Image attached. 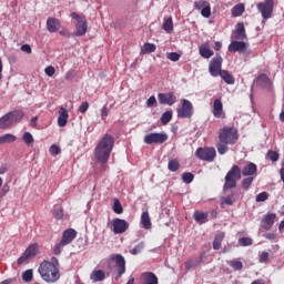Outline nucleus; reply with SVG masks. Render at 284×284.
Wrapping results in <instances>:
<instances>
[{
    "label": "nucleus",
    "instance_id": "1",
    "mask_svg": "<svg viewBox=\"0 0 284 284\" xmlns=\"http://www.w3.org/2000/svg\"><path fill=\"white\" fill-rule=\"evenodd\" d=\"M239 129L234 126H223L219 130V142L216 143V150L219 154H227L230 152L229 145H236L239 142Z\"/></svg>",
    "mask_w": 284,
    "mask_h": 284
},
{
    "label": "nucleus",
    "instance_id": "2",
    "mask_svg": "<svg viewBox=\"0 0 284 284\" xmlns=\"http://www.w3.org/2000/svg\"><path fill=\"white\" fill-rule=\"evenodd\" d=\"M114 148V138L110 134H104L102 140L98 143L94 149V156L98 163L105 165L110 161V154Z\"/></svg>",
    "mask_w": 284,
    "mask_h": 284
},
{
    "label": "nucleus",
    "instance_id": "3",
    "mask_svg": "<svg viewBox=\"0 0 284 284\" xmlns=\"http://www.w3.org/2000/svg\"><path fill=\"white\" fill-rule=\"evenodd\" d=\"M57 265H59V260L57 257H52L51 262L41 263L38 272L45 283H57V281L61 278V274L59 273Z\"/></svg>",
    "mask_w": 284,
    "mask_h": 284
},
{
    "label": "nucleus",
    "instance_id": "4",
    "mask_svg": "<svg viewBox=\"0 0 284 284\" xmlns=\"http://www.w3.org/2000/svg\"><path fill=\"white\" fill-rule=\"evenodd\" d=\"M241 166L234 164L231 170L226 173L224 178L223 192H227V190H234L236 187L239 181H241Z\"/></svg>",
    "mask_w": 284,
    "mask_h": 284
},
{
    "label": "nucleus",
    "instance_id": "5",
    "mask_svg": "<svg viewBox=\"0 0 284 284\" xmlns=\"http://www.w3.org/2000/svg\"><path fill=\"white\" fill-rule=\"evenodd\" d=\"M74 239H77V230L74 229L65 230L62 233L61 241L58 244H55V246L53 247V254H55V256H59L63 251V247H65V245H70V243H72Z\"/></svg>",
    "mask_w": 284,
    "mask_h": 284
},
{
    "label": "nucleus",
    "instance_id": "6",
    "mask_svg": "<svg viewBox=\"0 0 284 284\" xmlns=\"http://www.w3.org/2000/svg\"><path fill=\"white\" fill-rule=\"evenodd\" d=\"M196 159L200 161H206V163H212L216 159V149L214 146L197 148L195 151Z\"/></svg>",
    "mask_w": 284,
    "mask_h": 284
},
{
    "label": "nucleus",
    "instance_id": "7",
    "mask_svg": "<svg viewBox=\"0 0 284 284\" xmlns=\"http://www.w3.org/2000/svg\"><path fill=\"white\" fill-rule=\"evenodd\" d=\"M256 8L262 14V19L267 21V19H272V14H274V0H264L263 2H258Z\"/></svg>",
    "mask_w": 284,
    "mask_h": 284
},
{
    "label": "nucleus",
    "instance_id": "8",
    "mask_svg": "<svg viewBox=\"0 0 284 284\" xmlns=\"http://www.w3.org/2000/svg\"><path fill=\"white\" fill-rule=\"evenodd\" d=\"M71 19L77 20L74 36L84 37L85 32H88V20H85V17L80 16L77 12H72Z\"/></svg>",
    "mask_w": 284,
    "mask_h": 284
},
{
    "label": "nucleus",
    "instance_id": "9",
    "mask_svg": "<svg viewBox=\"0 0 284 284\" xmlns=\"http://www.w3.org/2000/svg\"><path fill=\"white\" fill-rule=\"evenodd\" d=\"M181 101L182 106L178 109V119H192L194 116V105L187 99Z\"/></svg>",
    "mask_w": 284,
    "mask_h": 284
},
{
    "label": "nucleus",
    "instance_id": "10",
    "mask_svg": "<svg viewBox=\"0 0 284 284\" xmlns=\"http://www.w3.org/2000/svg\"><path fill=\"white\" fill-rule=\"evenodd\" d=\"M169 136L165 132L160 133H149L144 136V143L146 145H163L168 141Z\"/></svg>",
    "mask_w": 284,
    "mask_h": 284
},
{
    "label": "nucleus",
    "instance_id": "11",
    "mask_svg": "<svg viewBox=\"0 0 284 284\" xmlns=\"http://www.w3.org/2000/svg\"><path fill=\"white\" fill-rule=\"evenodd\" d=\"M111 261L115 263V281H119V278L125 274V257L121 254H112Z\"/></svg>",
    "mask_w": 284,
    "mask_h": 284
},
{
    "label": "nucleus",
    "instance_id": "12",
    "mask_svg": "<svg viewBox=\"0 0 284 284\" xmlns=\"http://www.w3.org/2000/svg\"><path fill=\"white\" fill-rule=\"evenodd\" d=\"M221 68H223V58L221 54H216L209 63V72L211 77H219V73L223 72Z\"/></svg>",
    "mask_w": 284,
    "mask_h": 284
},
{
    "label": "nucleus",
    "instance_id": "13",
    "mask_svg": "<svg viewBox=\"0 0 284 284\" xmlns=\"http://www.w3.org/2000/svg\"><path fill=\"white\" fill-rule=\"evenodd\" d=\"M130 227V223L123 219H114L112 222V232L115 234H125Z\"/></svg>",
    "mask_w": 284,
    "mask_h": 284
},
{
    "label": "nucleus",
    "instance_id": "14",
    "mask_svg": "<svg viewBox=\"0 0 284 284\" xmlns=\"http://www.w3.org/2000/svg\"><path fill=\"white\" fill-rule=\"evenodd\" d=\"M212 114L215 119H227L225 110H223V101L221 98H217L213 101V111Z\"/></svg>",
    "mask_w": 284,
    "mask_h": 284
},
{
    "label": "nucleus",
    "instance_id": "15",
    "mask_svg": "<svg viewBox=\"0 0 284 284\" xmlns=\"http://www.w3.org/2000/svg\"><path fill=\"white\" fill-rule=\"evenodd\" d=\"M158 99L160 105H174V103H176V95L174 92L159 93Z\"/></svg>",
    "mask_w": 284,
    "mask_h": 284
},
{
    "label": "nucleus",
    "instance_id": "16",
    "mask_svg": "<svg viewBox=\"0 0 284 284\" xmlns=\"http://www.w3.org/2000/svg\"><path fill=\"white\" fill-rule=\"evenodd\" d=\"M245 50H247V43L244 41L233 40L229 45V52H240L241 54L245 52Z\"/></svg>",
    "mask_w": 284,
    "mask_h": 284
},
{
    "label": "nucleus",
    "instance_id": "17",
    "mask_svg": "<svg viewBox=\"0 0 284 284\" xmlns=\"http://www.w3.org/2000/svg\"><path fill=\"white\" fill-rule=\"evenodd\" d=\"M274 221H276V215L275 213H267L264 215L262 222H261V227L262 230H272V226L274 225Z\"/></svg>",
    "mask_w": 284,
    "mask_h": 284
},
{
    "label": "nucleus",
    "instance_id": "18",
    "mask_svg": "<svg viewBox=\"0 0 284 284\" xmlns=\"http://www.w3.org/2000/svg\"><path fill=\"white\" fill-rule=\"evenodd\" d=\"M47 30L51 33L59 32L61 30V21L57 18L49 17L47 19Z\"/></svg>",
    "mask_w": 284,
    "mask_h": 284
},
{
    "label": "nucleus",
    "instance_id": "19",
    "mask_svg": "<svg viewBox=\"0 0 284 284\" xmlns=\"http://www.w3.org/2000/svg\"><path fill=\"white\" fill-rule=\"evenodd\" d=\"M68 119H70V114H68V110L61 106L59 110V116H58L59 128H65V125H68Z\"/></svg>",
    "mask_w": 284,
    "mask_h": 284
},
{
    "label": "nucleus",
    "instance_id": "20",
    "mask_svg": "<svg viewBox=\"0 0 284 284\" xmlns=\"http://www.w3.org/2000/svg\"><path fill=\"white\" fill-rule=\"evenodd\" d=\"M258 172V166L254 162H248L241 171L242 176H254Z\"/></svg>",
    "mask_w": 284,
    "mask_h": 284
},
{
    "label": "nucleus",
    "instance_id": "21",
    "mask_svg": "<svg viewBox=\"0 0 284 284\" xmlns=\"http://www.w3.org/2000/svg\"><path fill=\"white\" fill-rule=\"evenodd\" d=\"M199 52L203 59H211V57H214V51L210 49L209 43H203L199 48Z\"/></svg>",
    "mask_w": 284,
    "mask_h": 284
},
{
    "label": "nucleus",
    "instance_id": "22",
    "mask_svg": "<svg viewBox=\"0 0 284 284\" xmlns=\"http://www.w3.org/2000/svg\"><path fill=\"white\" fill-rule=\"evenodd\" d=\"M207 216L209 213H205L203 211H195L193 214V219L196 223H199V225H203L205 223H207Z\"/></svg>",
    "mask_w": 284,
    "mask_h": 284
},
{
    "label": "nucleus",
    "instance_id": "23",
    "mask_svg": "<svg viewBox=\"0 0 284 284\" xmlns=\"http://www.w3.org/2000/svg\"><path fill=\"white\" fill-rule=\"evenodd\" d=\"M235 34V39H239L240 41L247 39V34L245 33V24H243V22L236 24Z\"/></svg>",
    "mask_w": 284,
    "mask_h": 284
},
{
    "label": "nucleus",
    "instance_id": "24",
    "mask_svg": "<svg viewBox=\"0 0 284 284\" xmlns=\"http://www.w3.org/2000/svg\"><path fill=\"white\" fill-rule=\"evenodd\" d=\"M90 280L93 283H101V281H105V272L103 270H95L91 273Z\"/></svg>",
    "mask_w": 284,
    "mask_h": 284
},
{
    "label": "nucleus",
    "instance_id": "25",
    "mask_svg": "<svg viewBox=\"0 0 284 284\" xmlns=\"http://www.w3.org/2000/svg\"><path fill=\"white\" fill-rule=\"evenodd\" d=\"M12 113H7L2 118H0V130H7L12 125Z\"/></svg>",
    "mask_w": 284,
    "mask_h": 284
},
{
    "label": "nucleus",
    "instance_id": "26",
    "mask_svg": "<svg viewBox=\"0 0 284 284\" xmlns=\"http://www.w3.org/2000/svg\"><path fill=\"white\" fill-rule=\"evenodd\" d=\"M141 225L144 230L152 229V221L150 220V213L148 211H144L141 214Z\"/></svg>",
    "mask_w": 284,
    "mask_h": 284
},
{
    "label": "nucleus",
    "instance_id": "27",
    "mask_svg": "<svg viewBox=\"0 0 284 284\" xmlns=\"http://www.w3.org/2000/svg\"><path fill=\"white\" fill-rule=\"evenodd\" d=\"M219 77H221V79H223V81H225V83H227V85H234V83H235L234 75H232L230 73V71H227V70H222L219 73Z\"/></svg>",
    "mask_w": 284,
    "mask_h": 284
},
{
    "label": "nucleus",
    "instance_id": "28",
    "mask_svg": "<svg viewBox=\"0 0 284 284\" xmlns=\"http://www.w3.org/2000/svg\"><path fill=\"white\" fill-rule=\"evenodd\" d=\"M144 282L142 284H159V277L152 272L143 274Z\"/></svg>",
    "mask_w": 284,
    "mask_h": 284
},
{
    "label": "nucleus",
    "instance_id": "29",
    "mask_svg": "<svg viewBox=\"0 0 284 284\" xmlns=\"http://www.w3.org/2000/svg\"><path fill=\"white\" fill-rule=\"evenodd\" d=\"M152 52H156V44L146 42L141 48L140 54H152Z\"/></svg>",
    "mask_w": 284,
    "mask_h": 284
},
{
    "label": "nucleus",
    "instance_id": "30",
    "mask_svg": "<svg viewBox=\"0 0 284 284\" xmlns=\"http://www.w3.org/2000/svg\"><path fill=\"white\" fill-rule=\"evenodd\" d=\"M24 254L29 257L32 258L39 254V244L34 243L29 245V247L24 251Z\"/></svg>",
    "mask_w": 284,
    "mask_h": 284
},
{
    "label": "nucleus",
    "instance_id": "31",
    "mask_svg": "<svg viewBox=\"0 0 284 284\" xmlns=\"http://www.w3.org/2000/svg\"><path fill=\"white\" fill-rule=\"evenodd\" d=\"M162 30L171 34V32H174V21L172 20V17H169L164 20L162 24Z\"/></svg>",
    "mask_w": 284,
    "mask_h": 284
},
{
    "label": "nucleus",
    "instance_id": "32",
    "mask_svg": "<svg viewBox=\"0 0 284 284\" xmlns=\"http://www.w3.org/2000/svg\"><path fill=\"white\" fill-rule=\"evenodd\" d=\"M203 260L200 258V260H189L184 263V266H185V270L187 272H190V270H196V267H199V265H201V262Z\"/></svg>",
    "mask_w": 284,
    "mask_h": 284
},
{
    "label": "nucleus",
    "instance_id": "33",
    "mask_svg": "<svg viewBox=\"0 0 284 284\" xmlns=\"http://www.w3.org/2000/svg\"><path fill=\"white\" fill-rule=\"evenodd\" d=\"M223 239H225L224 232H220L215 235L213 241V250H221V243H223Z\"/></svg>",
    "mask_w": 284,
    "mask_h": 284
},
{
    "label": "nucleus",
    "instance_id": "34",
    "mask_svg": "<svg viewBox=\"0 0 284 284\" xmlns=\"http://www.w3.org/2000/svg\"><path fill=\"white\" fill-rule=\"evenodd\" d=\"M17 141V136L12 133H6L0 136V145H3V143H14Z\"/></svg>",
    "mask_w": 284,
    "mask_h": 284
},
{
    "label": "nucleus",
    "instance_id": "35",
    "mask_svg": "<svg viewBox=\"0 0 284 284\" xmlns=\"http://www.w3.org/2000/svg\"><path fill=\"white\" fill-rule=\"evenodd\" d=\"M243 12H245V4L239 3L232 9V17H243Z\"/></svg>",
    "mask_w": 284,
    "mask_h": 284
},
{
    "label": "nucleus",
    "instance_id": "36",
    "mask_svg": "<svg viewBox=\"0 0 284 284\" xmlns=\"http://www.w3.org/2000/svg\"><path fill=\"white\" fill-rule=\"evenodd\" d=\"M254 183V179L252 176H247L242 180L241 186L243 190L247 191L250 187H252V184Z\"/></svg>",
    "mask_w": 284,
    "mask_h": 284
},
{
    "label": "nucleus",
    "instance_id": "37",
    "mask_svg": "<svg viewBox=\"0 0 284 284\" xmlns=\"http://www.w3.org/2000/svg\"><path fill=\"white\" fill-rule=\"evenodd\" d=\"M112 210L115 214H123V205L121 204V201H119V199L113 200Z\"/></svg>",
    "mask_w": 284,
    "mask_h": 284
},
{
    "label": "nucleus",
    "instance_id": "38",
    "mask_svg": "<svg viewBox=\"0 0 284 284\" xmlns=\"http://www.w3.org/2000/svg\"><path fill=\"white\" fill-rule=\"evenodd\" d=\"M9 114H11V119L13 123L14 121H22L23 116H26V113H23L22 110L12 111V112H9Z\"/></svg>",
    "mask_w": 284,
    "mask_h": 284
},
{
    "label": "nucleus",
    "instance_id": "39",
    "mask_svg": "<svg viewBox=\"0 0 284 284\" xmlns=\"http://www.w3.org/2000/svg\"><path fill=\"white\" fill-rule=\"evenodd\" d=\"M170 121H172V111H166V112L162 113V115H161L162 125H168V123H170Z\"/></svg>",
    "mask_w": 284,
    "mask_h": 284
},
{
    "label": "nucleus",
    "instance_id": "40",
    "mask_svg": "<svg viewBox=\"0 0 284 284\" xmlns=\"http://www.w3.org/2000/svg\"><path fill=\"white\" fill-rule=\"evenodd\" d=\"M170 172H179V169L181 168V164L178 160H170L168 165Z\"/></svg>",
    "mask_w": 284,
    "mask_h": 284
},
{
    "label": "nucleus",
    "instance_id": "41",
    "mask_svg": "<svg viewBox=\"0 0 284 284\" xmlns=\"http://www.w3.org/2000/svg\"><path fill=\"white\" fill-rule=\"evenodd\" d=\"M236 199H234V194L227 195L226 197H222L221 205H234Z\"/></svg>",
    "mask_w": 284,
    "mask_h": 284
},
{
    "label": "nucleus",
    "instance_id": "42",
    "mask_svg": "<svg viewBox=\"0 0 284 284\" xmlns=\"http://www.w3.org/2000/svg\"><path fill=\"white\" fill-rule=\"evenodd\" d=\"M22 141L26 143V145H32V143H34V138L32 136V133L24 132Z\"/></svg>",
    "mask_w": 284,
    "mask_h": 284
},
{
    "label": "nucleus",
    "instance_id": "43",
    "mask_svg": "<svg viewBox=\"0 0 284 284\" xmlns=\"http://www.w3.org/2000/svg\"><path fill=\"white\" fill-rule=\"evenodd\" d=\"M32 278H33L32 270H27L22 273V281H24V283H30Z\"/></svg>",
    "mask_w": 284,
    "mask_h": 284
},
{
    "label": "nucleus",
    "instance_id": "44",
    "mask_svg": "<svg viewBox=\"0 0 284 284\" xmlns=\"http://www.w3.org/2000/svg\"><path fill=\"white\" fill-rule=\"evenodd\" d=\"M229 265L236 271L243 270V263L241 261L232 260L229 262Z\"/></svg>",
    "mask_w": 284,
    "mask_h": 284
},
{
    "label": "nucleus",
    "instance_id": "45",
    "mask_svg": "<svg viewBox=\"0 0 284 284\" xmlns=\"http://www.w3.org/2000/svg\"><path fill=\"white\" fill-rule=\"evenodd\" d=\"M240 245H242V247H247L250 245H253L254 240H252L251 237H241L239 240Z\"/></svg>",
    "mask_w": 284,
    "mask_h": 284
},
{
    "label": "nucleus",
    "instance_id": "46",
    "mask_svg": "<svg viewBox=\"0 0 284 284\" xmlns=\"http://www.w3.org/2000/svg\"><path fill=\"white\" fill-rule=\"evenodd\" d=\"M201 14L204 19H210V17H212V7L210 3L201 10Z\"/></svg>",
    "mask_w": 284,
    "mask_h": 284
},
{
    "label": "nucleus",
    "instance_id": "47",
    "mask_svg": "<svg viewBox=\"0 0 284 284\" xmlns=\"http://www.w3.org/2000/svg\"><path fill=\"white\" fill-rule=\"evenodd\" d=\"M267 199H270V193L268 192H262L260 194L256 195V203H263L265 201H267Z\"/></svg>",
    "mask_w": 284,
    "mask_h": 284
},
{
    "label": "nucleus",
    "instance_id": "48",
    "mask_svg": "<svg viewBox=\"0 0 284 284\" xmlns=\"http://www.w3.org/2000/svg\"><path fill=\"white\" fill-rule=\"evenodd\" d=\"M52 214L57 221H61L63 219V207L53 209Z\"/></svg>",
    "mask_w": 284,
    "mask_h": 284
},
{
    "label": "nucleus",
    "instance_id": "49",
    "mask_svg": "<svg viewBox=\"0 0 284 284\" xmlns=\"http://www.w3.org/2000/svg\"><path fill=\"white\" fill-rule=\"evenodd\" d=\"M182 181L187 184L192 183V181H194V174H192L191 172L183 173Z\"/></svg>",
    "mask_w": 284,
    "mask_h": 284
},
{
    "label": "nucleus",
    "instance_id": "50",
    "mask_svg": "<svg viewBox=\"0 0 284 284\" xmlns=\"http://www.w3.org/2000/svg\"><path fill=\"white\" fill-rule=\"evenodd\" d=\"M51 156H58V154H61V148L57 144H52L49 149Z\"/></svg>",
    "mask_w": 284,
    "mask_h": 284
},
{
    "label": "nucleus",
    "instance_id": "51",
    "mask_svg": "<svg viewBox=\"0 0 284 284\" xmlns=\"http://www.w3.org/2000/svg\"><path fill=\"white\" fill-rule=\"evenodd\" d=\"M88 110H90V103L88 101L82 102L78 109V111L80 112V114H85L88 112Z\"/></svg>",
    "mask_w": 284,
    "mask_h": 284
},
{
    "label": "nucleus",
    "instance_id": "52",
    "mask_svg": "<svg viewBox=\"0 0 284 284\" xmlns=\"http://www.w3.org/2000/svg\"><path fill=\"white\" fill-rule=\"evenodd\" d=\"M209 4H210V2H207L205 0H200V1L194 2V8H195V10H203Z\"/></svg>",
    "mask_w": 284,
    "mask_h": 284
},
{
    "label": "nucleus",
    "instance_id": "53",
    "mask_svg": "<svg viewBox=\"0 0 284 284\" xmlns=\"http://www.w3.org/2000/svg\"><path fill=\"white\" fill-rule=\"evenodd\" d=\"M166 59H169V61L176 62L179 61V59H181V54H179L178 52H169L166 53Z\"/></svg>",
    "mask_w": 284,
    "mask_h": 284
},
{
    "label": "nucleus",
    "instance_id": "54",
    "mask_svg": "<svg viewBox=\"0 0 284 284\" xmlns=\"http://www.w3.org/2000/svg\"><path fill=\"white\" fill-rule=\"evenodd\" d=\"M267 156L271 161H273V163H276V161L280 159L278 152L276 151H268Z\"/></svg>",
    "mask_w": 284,
    "mask_h": 284
},
{
    "label": "nucleus",
    "instance_id": "55",
    "mask_svg": "<svg viewBox=\"0 0 284 284\" xmlns=\"http://www.w3.org/2000/svg\"><path fill=\"white\" fill-rule=\"evenodd\" d=\"M268 260H270V253L264 251L260 254V258H258L260 263H267Z\"/></svg>",
    "mask_w": 284,
    "mask_h": 284
},
{
    "label": "nucleus",
    "instance_id": "56",
    "mask_svg": "<svg viewBox=\"0 0 284 284\" xmlns=\"http://www.w3.org/2000/svg\"><path fill=\"white\" fill-rule=\"evenodd\" d=\"M77 77V71H68L64 75L65 81H74Z\"/></svg>",
    "mask_w": 284,
    "mask_h": 284
},
{
    "label": "nucleus",
    "instance_id": "57",
    "mask_svg": "<svg viewBox=\"0 0 284 284\" xmlns=\"http://www.w3.org/2000/svg\"><path fill=\"white\" fill-rule=\"evenodd\" d=\"M146 106L148 108H154L156 106V98L154 95H151L148 100H146Z\"/></svg>",
    "mask_w": 284,
    "mask_h": 284
},
{
    "label": "nucleus",
    "instance_id": "58",
    "mask_svg": "<svg viewBox=\"0 0 284 284\" xmlns=\"http://www.w3.org/2000/svg\"><path fill=\"white\" fill-rule=\"evenodd\" d=\"M44 72H45L47 77H54L57 69H54V67H52V65H49L44 69Z\"/></svg>",
    "mask_w": 284,
    "mask_h": 284
},
{
    "label": "nucleus",
    "instance_id": "59",
    "mask_svg": "<svg viewBox=\"0 0 284 284\" xmlns=\"http://www.w3.org/2000/svg\"><path fill=\"white\" fill-rule=\"evenodd\" d=\"M109 114H110V110H108V106H102V109H101L102 121H105V119H108Z\"/></svg>",
    "mask_w": 284,
    "mask_h": 284
},
{
    "label": "nucleus",
    "instance_id": "60",
    "mask_svg": "<svg viewBox=\"0 0 284 284\" xmlns=\"http://www.w3.org/2000/svg\"><path fill=\"white\" fill-rule=\"evenodd\" d=\"M143 250V244H138L132 251L131 254H133V256H136V254H141Z\"/></svg>",
    "mask_w": 284,
    "mask_h": 284
},
{
    "label": "nucleus",
    "instance_id": "61",
    "mask_svg": "<svg viewBox=\"0 0 284 284\" xmlns=\"http://www.w3.org/2000/svg\"><path fill=\"white\" fill-rule=\"evenodd\" d=\"M20 50L27 54H32V47H30V44H22Z\"/></svg>",
    "mask_w": 284,
    "mask_h": 284
},
{
    "label": "nucleus",
    "instance_id": "62",
    "mask_svg": "<svg viewBox=\"0 0 284 284\" xmlns=\"http://www.w3.org/2000/svg\"><path fill=\"white\" fill-rule=\"evenodd\" d=\"M28 258H30L26 253L22 254V256H20L18 258V265H23V263H26V261H28Z\"/></svg>",
    "mask_w": 284,
    "mask_h": 284
},
{
    "label": "nucleus",
    "instance_id": "63",
    "mask_svg": "<svg viewBox=\"0 0 284 284\" xmlns=\"http://www.w3.org/2000/svg\"><path fill=\"white\" fill-rule=\"evenodd\" d=\"M258 81L262 83H270V78L266 74H262L258 77Z\"/></svg>",
    "mask_w": 284,
    "mask_h": 284
},
{
    "label": "nucleus",
    "instance_id": "64",
    "mask_svg": "<svg viewBox=\"0 0 284 284\" xmlns=\"http://www.w3.org/2000/svg\"><path fill=\"white\" fill-rule=\"evenodd\" d=\"M281 165H282V168L280 170V176H281L282 182L284 183V159L282 160Z\"/></svg>",
    "mask_w": 284,
    "mask_h": 284
}]
</instances>
